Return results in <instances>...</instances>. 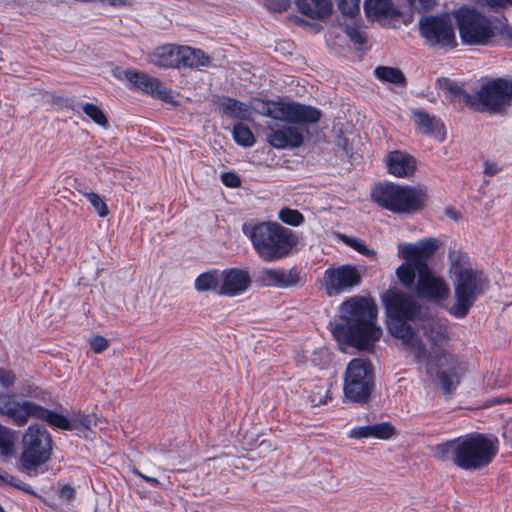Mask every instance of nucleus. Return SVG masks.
Masks as SVG:
<instances>
[{
	"mask_svg": "<svg viewBox=\"0 0 512 512\" xmlns=\"http://www.w3.org/2000/svg\"><path fill=\"white\" fill-rule=\"evenodd\" d=\"M419 331L421 336L413 330L403 345L416 363L425 365L427 375L438 378L444 393H452L464 374V367L447 348L450 341L448 327L440 321L428 319Z\"/></svg>",
	"mask_w": 512,
	"mask_h": 512,
	"instance_id": "f257e3e1",
	"label": "nucleus"
},
{
	"mask_svg": "<svg viewBox=\"0 0 512 512\" xmlns=\"http://www.w3.org/2000/svg\"><path fill=\"white\" fill-rule=\"evenodd\" d=\"M255 112L271 119L267 123V142L277 149L303 144L305 131L293 124L316 123L321 118L317 108L296 102L256 101Z\"/></svg>",
	"mask_w": 512,
	"mask_h": 512,
	"instance_id": "f03ea898",
	"label": "nucleus"
},
{
	"mask_svg": "<svg viewBox=\"0 0 512 512\" xmlns=\"http://www.w3.org/2000/svg\"><path fill=\"white\" fill-rule=\"evenodd\" d=\"M332 334L343 351L344 346L372 350L382 336L375 303L361 296L344 301L340 306V322L334 325Z\"/></svg>",
	"mask_w": 512,
	"mask_h": 512,
	"instance_id": "7ed1b4c3",
	"label": "nucleus"
},
{
	"mask_svg": "<svg viewBox=\"0 0 512 512\" xmlns=\"http://www.w3.org/2000/svg\"><path fill=\"white\" fill-rule=\"evenodd\" d=\"M242 231L265 262L286 258L297 244L294 232L277 222L244 223Z\"/></svg>",
	"mask_w": 512,
	"mask_h": 512,
	"instance_id": "20e7f679",
	"label": "nucleus"
},
{
	"mask_svg": "<svg viewBox=\"0 0 512 512\" xmlns=\"http://www.w3.org/2000/svg\"><path fill=\"white\" fill-rule=\"evenodd\" d=\"M371 199L383 209L393 213H415L425 206L428 199L423 188L379 183L371 190Z\"/></svg>",
	"mask_w": 512,
	"mask_h": 512,
	"instance_id": "39448f33",
	"label": "nucleus"
},
{
	"mask_svg": "<svg viewBox=\"0 0 512 512\" xmlns=\"http://www.w3.org/2000/svg\"><path fill=\"white\" fill-rule=\"evenodd\" d=\"M19 470L30 476L44 473L42 467L51 459L53 440L48 430L40 425H30L22 436Z\"/></svg>",
	"mask_w": 512,
	"mask_h": 512,
	"instance_id": "423d86ee",
	"label": "nucleus"
},
{
	"mask_svg": "<svg viewBox=\"0 0 512 512\" xmlns=\"http://www.w3.org/2000/svg\"><path fill=\"white\" fill-rule=\"evenodd\" d=\"M383 302L388 317L389 332L403 342L414 330L409 322L420 319L422 307L417 300L404 292L388 291L383 296Z\"/></svg>",
	"mask_w": 512,
	"mask_h": 512,
	"instance_id": "0eeeda50",
	"label": "nucleus"
},
{
	"mask_svg": "<svg viewBox=\"0 0 512 512\" xmlns=\"http://www.w3.org/2000/svg\"><path fill=\"white\" fill-rule=\"evenodd\" d=\"M453 267L455 303L449 312L454 317L462 319L468 314L477 298L486 291L488 280L482 271L464 268L457 264Z\"/></svg>",
	"mask_w": 512,
	"mask_h": 512,
	"instance_id": "6e6552de",
	"label": "nucleus"
},
{
	"mask_svg": "<svg viewBox=\"0 0 512 512\" xmlns=\"http://www.w3.org/2000/svg\"><path fill=\"white\" fill-rule=\"evenodd\" d=\"M497 452V440L483 434H471L458 441L453 463L465 470H478L487 466Z\"/></svg>",
	"mask_w": 512,
	"mask_h": 512,
	"instance_id": "1a4fd4ad",
	"label": "nucleus"
},
{
	"mask_svg": "<svg viewBox=\"0 0 512 512\" xmlns=\"http://www.w3.org/2000/svg\"><path fill=\"white\" fill-rule=\"evenodd\" d=\"M438 247V241L433 238L415 244H400L398 246L399 255L406 262L397 268L396 275L405 288H412L416 278V270H421V265L429 267L428 259L436 252Z\"/></svg>",
	"mask_w": 512,
	"mask_h": 512,
	"instance_id": "9d476101",
	"label": "nucleus"
},
{
	"mask_svg": "<svg viewBox=\"0 0 512 512\" xmlns=\"http://www.w3.org/2000/svg\"><path fill=\"white\" fill-rule=\"evenodd\" d=\"M455 19L461 41L466 45H488L496 35L493 22L475 9L461 8Z\"/></svg>",
	"mask_w": 512,
	"mask_h": 512,
	"instance_id": "9b49d317",
	"label": "nucleus"
},
{
	"mask_svg": "<svg viewBox=\"0 0 512 512\" xmlns=\"http://www.w3.org/2000/svg\"><path fill=\"white\" fill-rule=\"evenodd\" d=\"M373 369L371 363L364 359L349 362L344 377V395L355 403H366L373 390Z\"/></svg>",
	"mask_w": 512,
	"mask_h": 512,
	"instance_id": "f8f14e48",
	"label": "nucleus"
},
{
	"mask_svg": "<svg viewBox=\"0 0 512 512\" xmlns=\"http://www.w3.org/2000/svg\"><path fill=\"white\" fill-rule=\"evenodd\" d=\"M511 81L494 79L483 84L473 95L472 108L478 112H498L512 99Z\"/></svg>",
	"mask_w": 512,
	"mask_h": 512,
	"instance_id": "ddd939ff",
	"label": "nucleus"
},
{
	"mask_svg": "<svg viewBox=\"0 0 512 512\" xmlns=\"http://www.w3.org/2000/svg\"><path fill=\"white\" fill-rule=\"evenodd\" d=\"M362 281L361 270L354 265L345 264L328 267L323 274L321 283L330 297L351 292Z\"/></svg>",
	"mask_w": 512,
	"mask_h": 512,
	"instance_id": "4468645a",
	"label": "nucleus"
},
{
	"mask_svg": "<svg viewBox=\"0 0 512 512\" xmlns=\"http://www.w3.org/2000/svg\"><path fill=\"white\" fill-rule=\"evenodd\" d=\"M419 31L430 46L454 48L457 45L454 27L448 16H423L419 21Z\"/></svg>",
	"mask_w": 512,
	"mask_h": 512,
	"instance_id": "2eb2a0df",
	"label": "nucleus"
},
{
	"mask_svg": "<svg viewBox=\"0 0 512 512\" xmlns=\"http://www.w3.org/2000/svg\"><path fill=\"white\" fill-rule=\"evenodd\" d=\"M114 76L119 80H126L132 87L160 99L166 103H175V97L171 89L167 88L158 78L134 69H115Z\"/></svg>",
	"mask_w": 512,
	"mask_h": 512,
	"instance_id": "dca6fc26",
	"label": "nucleus"
},
{
	"mask_svg": "<svg viewBox=\"0 0 512 512\" xmlns=\"http://www.w3.org/2000/svg\"><path fill=\"white\" fill-rule=\"evenodd\" d=\"M421 270H416L417 281L412 287L416 296L420 299L440 304L450 295L448 283L439 275L434 273L430 267L421 265Z\"/></svg>",
	"mask_w": 512,
	"mask_h": 512,
	"instance_id": "f3484780",
	"label": "nucleus"
},
{
	"mask_svg": "<svg viewBox=\"0 0 512 512\" xmlns=\"http://www.w3.org/2000/svg\"><path fill=\"white\" fill-rule=\"evenodd\" d=\"M302 281L298 268H262L256 276L255 282L261 287L287 289L297 286Z\"/></svg>",
	"mask_w": 512,
	"mask_h": 512,
	"instance_id": "a211bd4d",
	"label": "nucleus"
},
{
	"mask_svg": "<svg viewBox=\"0 0 512 512\" xmlns=\"http://www.w3.org/2000/svg\"><path fill=\"white\" fill-rule=\"evenodd\" d=\"M251 277L247 270L230 268L221 271V286L217 295L234 297L243 294L251 285Z\"/></svg>",
	"mask_w": 512,
	"mask_h": 512,
	"instance_id": "6ab92c4d",
	"label": "nucleus"
},
{
	"mask_svg": "<svg viewBox=\"0 0 512 512\" xmlns=\"http://www.w3.org/2000/svg\"><path fill=\"white\" fill-rule=\"evenodd\" d=\"M32 405V401H17L12 394L0 393V414L6 416L18 427L27 424Z\"/></svg>",
	"mask_w": 512,
	"mask_h": 512,
	"instance_id": "aec40b11",
	"label": "nucleus"
},
{
	"mask_svg": "<svg viewBox=\"0 0 512 512\" xmlns=\"http://www.w3.org/2000/svg\"><path fill=\"white\" fill-rule=\"evenodd\" d=\"M388 173L398 178H409L417 169L416 159L401 150L389 152L385 157Z\"/></svg>",
	"mask_w": 512,
	"mask_h": 512,
	"instance_id": "412c9836",
	"label": "nucleus"
},
{
	"mask_svg": "<svg viewBox=\"0 0 512 512\" xmlns=\"http://www.w3.org/2000/svg\"><path fill=\"white\" fill-rule=\"evenodd\" d=\"M413 119L417 127L426 135L442 142L445 140L446 131L441 119L430 115L423 110H414Z\"/></svg>",
	"mask_w": 512,
	"mask_h": 512,
	"instance_id": "4be33fe9",
	"label": "nucleus"
},
{
	"mask_svg": "<svg viewBox=\"0 0 512 512\" xmlns=\"http://www.w3.org/2000/svg\"><path fill=\"white\" fill-rule=\"evenodd\" d=\"M181 45L167 44L158 47L150 55V62L161 68H178Z\"/></svg>",
	"mask_w": 512,
	"mask_h": 512,
	"instance_id": "5701e85b",
	"label": "nucleus"
},
{
	"mask_svg": "<svg viewBox=\"0 0 512 512\" xmlns=\"http://www.w3.org/2000/svg\"><path fill=\"white\" fill-rule=\"evenodd\" d=\"M212 63V57L203 50L190 46H182L180 49V68H191L201 70L209 67Z\"/></svg>",
	"mask_w": 512,
	"mask_h": 512,
	"instance_id": "b1692460",
	"label": "nucleus"
},
{
	"mask_svg": "<svg viewBox=\"0 0 512 512\" xmlns=\"http://www.w3.org/2000/svg\"><path fill=\"white\" fill-rule=\"evenodd\" d=\"M30 418H36L46 421L49 425L62 429L73 430L78 427L77 424L72 423L68 418L57 412L48 410L35 402H33L30 412Z\"/></svg>",
	"mask_w": 512,
	"mask_h": 512,
	"instance_id": "393cba45",
	"label": "nucleus"
},
{
	"mask_svg": "<svg viewBox=\"0 0 512 512\" xmlns=\"http://www.w3.org/2000/svg\"><path fill=\"white\" fill-rule=\"evenodd\" d=\"M395 433V428L387 422L353 428L349 437L353 439L377 438L389 439Z\"/></svg>",
	"mask_w": 512,
	"mask_h": 512,
	"instance_id": "a878e982",
	"label": "nucleus"
},
{
	"mask_svg": "<svg viewBox=\"0 0 512 512\" xmlns=\"http://www.w3.org/2000/svg\"><path fill=\"white\" fill-rule=\"evenodd\" d=\"M297 9L312 19H324L332 12L331 0H295Z\"/></svg>",
	"mask_w": 512,
	"mask_h": 512,
	"instance_id": "bb28decb",
	"label": "nucleus"
},
{
	"mask_svg": "<svg viewBox=\"0 0 512 512\" xmlns=\"http://www.w3.org/2000/svg\"><path fill=\"white\" fill-rule=\"evenodd\" d=\"M221 286V271L212 269L200 274L194 283V287L198 292L213 291L217 294V290Z\"/></svg>",
	"mask_w": 512,
	"mask_h": 512,
	"instance_id": "cd10ccee",
	"label": "nucleus"
},
{
	"mask_svg": "<svg viewBox=\"0 0 512 512\" xmlns=\"http://www.w3.org/2000/svg\"><path fill=\"white\" fill-rule=\"evenodd\" d=\"M220 108L227 116L240 120H248L251 115L248 105L233 98H224L220 102Z\"/></svg>",
	"mask_w": 512,
	"mask_h": 512,
	"instance_id": "c85d7f7f",
	"label": "nucleus"
},
{
	"mask_svg": "<svg viewBox=\"0 0 512 512\" xmlns=\"http://www.w3.org/2000/svg\"><path fill=\"white\" fill-rule=\"evenodd\" d=\"M364 10L369 17L387 18L395 14L390 0H365Z\"/></svg>",
	"mask_w": 512,
	"mask_h": 512,
	"instance_id": "c756f323",
	"label": "nucleus"
},
{
	"mask_svg": "<svg viewBox=\"0 0 512 512\" xmlns=\"http://www.w3.org/2000/svg\"><path fill=\"white\" fill-rule=\"evenodd\" d=\"M442 89L448 92L452 96L453 100L472 108L473 95L464 91L457 83L449 79H445L442 83Z\"/></svg>",
	"mask_w": 512,
	"mask_h": 512,
	"instance_id": "7c9ffc66",
	"label": "nucleus"
},
{
	"mask_svg": "<svg viewBox=\"0 0 512 512\" xmlns=\"http://www.w3.org/2000/svg\"><path fill=\"white\" fill-rule=\"evenodd\" d=\"M375 76L383 81L397 85H405L406 79L403 72L394 67L379 66L374 70Z\"/></svg>",
	"mask_w": 512,
	"mask_h": 512,
	"instance_id": "2f4dec72",
	"label": "nucleus"
},
{
	"mask_svg": "<svg viewBox=\"0 0 512 512\" xmlns=\"http://www.w3.org/2000/svg\"><path fill=\"white\" fill-rule=\"evenodd\" d=\"M0 451L6 457L15 454V433L5 426L0 429Z\"/></svg>",
	"mask_w": 512,
	"mask_h": 512,
	"instance_id": "473e14b6",
	"label": "nucleus"
},
{
	"mask_svg": "<svg viewBox=\"0 0 512 512\" xmlns=\"http://www.w3.org/2000/svg\"><path fill=\"white\" fill-rule=\"evenodd\" d=\"M233 138L237 144L244 147L253 146L255 143V137L252 131L241 123L234 125Z\"/></svg>",
	"mask_w": 512,
	"mask_h": 512,
	"instance_id": "72a5a7b5",
	"label": "nucleus"
},
{
	"mask_svg": "<svg viewBox=\"0 0 512 512\" xmlns=\"http://www.w3.org/2000/svg\"><path fill=\"white\" fill-rule=\"evenodd\" d=\"M82 111L96 124L106 127L108 125L107 117L101 108L93 103H80Z\"/></svg>",
	"mask_w": 512,
	"mask_h": 512,
	"instance_id": "f704fd0d",
	"label": "nucleus"
},
{
	"mask_svg": "<svg viewBox=\"0 0 512 512\" xmlns=\"http://www.w3.org/2000/svg\"><path fill=\"white\" fill-rule=\"evenodd\" d=\"M279 219L291 226H299L304 222V216L295 209L283 208L279 211Z\"/></svg>",
	"mask_w": 512,
	"mask_h": 512,
	"instance_id": "c9c22d12",
	"label": "nucleus"
},
{
	"mask_svg": "<svg viewBox=\"0 0 512 512\" xmlns=\"http://www.w3.org/2000/svg\"><path fill=\"white\" fill-rule=\"evenodd\" d=\"M83 196L86 197L100 217L104 218L109 214L108 206L99 194L95 192H83Z\"/></svg>",
	"mask_w": 512,
	"mask_h": 512,
	"instance_id": "e433bc0d",
	"label": "nucleus"
},
{
	"mask_svg": "<svg viewBox=\"0 0 512 512\" xmlns=\"http://www.w3.org/2000/svg\"><path fill=\"white\" fill-rule=\"evenodd\" d=\"M360 0H340L338 7L343 15L354 17L360 11Z\"/></svg>",
	"mask_w": 512,
	"mask_h": 512,
	"instance_id": "4c0bfd02",
	"label": "nucleus"
},
{
	"mask_svg": "<svg viewBox=\"0 0 512 512\" xmlns=\"http://www.w3.org/2000/svg\"><path fill=\"white\" fill-rule=\"evenodd\" d=\"M345 32L349 39L358 45H363L367 41V36L364 31L357 25H348L345 28Z\"/></svg>",
	"mask_w": 512,
	"mask_h": 512,
	"instance_id": "58836bf2",
	"label": "nucleus"
},
{
	"mask_svg": "<svg viewBox=\"0 0 512 512\" xmlns=\"http://www.w3.org/2000/svg\"><path fill=\"white\" fill-rule=\"evenodd\" d=\"M88 343L94 353H102L109 347V340L101 335H92Z\"/></svg>",
	"mask_w": 512,
	"mask_h": 512,
	"instance_id": "ea45409f",
	"label": "nucleus"
},
{
	"mask_svg": "<svg viewBox=\"0 0 512 512\" xmlns=\"http://www.w3.org/2000/svg\"><path fill=\"white\" fill-rule=\"evenodd\" d=\"M458 441L459 440H450L445 443L438 444L436 446L437 455L442 459L447 458L449 454H452V458L455 457V448Z\"/></svg>",
	"mask_w": 512,
	"mask_h": 512,
	"instance_id": "a19ab883",
	"label": "nucleus"
},
{
	"mask_svg": "<svg viewBox=\"0 0 512 512\" xmlns=\"http://www.w3.org/2000/svg\"><path fill=\"white\" fill-rule=\"evenodd\" d=\"M328 390L323 386H315V388L311 391V395L309 396L311 403L314 406H318L326 403Z\"/></svg>",
	"mask_w": 512,
	"mask_h": 512,
	"instance_id": "79ce46f5",
	"label": "nucleus"
},
{
	"mask_svg": "<svg viewBox=\"0 0 512 512\" xmlns=\"http://www.w3.org/2000/svg\"><path fill=\"white\" fill-rule=\"evenodd\" d=\"M16 382V376L13 371L0 368V386L4 389H10Z\"/></svg>",
	"mask_w": 512,
	"mask_h": 512,
	"instance_id": "37998d69",
	"label": "nucleus"
},
{
	"mask_svg": "<svg viewBox=\"0 0 512 512\" xmlns=\"http://www.w3.org/2000/svg\"><path fill=\"white\" fill-rule=\"evenodd\" d=\"M352 248H354L359 253L368 256V257H374L376 255V252L374 250L369 249L364 242L358 240V239H350L347 242Z\"/></svg>",
	"mask_w": 512,
	"mask_h": 512,
	"instance_id": "c03bdc74",
	"label": "nucleus"
},
{
	"mask_svg": "<svg viewBox=\"0 0 512 512\" xmlns=\"http://www.w3.org/2000/svg\"><path fill=\"white\" fill-rule=\"evenodd\" d=\"M222 183L230 188H237L241 185L240 177L234 172H226L221 176Z\"/></svg>",
	"mask_w": 512,
	"mask_h": 512,
	"instance_id": "a18cd8bd",
	"label": "nucleus"
},
{
	"mask_svg": "<svg viewBox=\"0 0 512 512\" xmlns=\"http://www.w3.org/2000/svg\"><path fill=\"white\" fill-rule=\"evenodd\" d=\"M265 3L269 10L282 12L288 9L291 0H265Z\"/></svg>",
	"mask_w": 512,
	"mask_h": 512,
	"instance_id": "49530a36",
	"label": "nucleus"
},
{
	"mask_svg": "<svg viewBox=\"0 0 512 512\" xmlns=\"http://www.w3.org/2000/svg\"><path fill=\"white\" fill-rule=\"evenodd\" d=\"M96 3L101 4L104 7L112 8H127L132 5L130 0H96Z\"/></svg>",
	"mask_w": 512,
	"mask_h": 512,
	"instance_id": "de8ad7c7",
	"label": "nucleus"
},
{
	"mask_svg": "<svg viewBox=\"0 0 512 512\" xmlns=\"http://www.w3.org/2000/svg\"><path fill=\"white\" fill-rule=\"evenodd\" d=\"M76 491L71 485H63L59 490V497L65 501H72L75 498Z\"/></svg>",
	"mask_w": 512,
	"mask_h": 512,
	"instance_id": "09e8293b",
	"label": "nucleus"
},
{
	"mask_svg": "<svg viewBox=\"0 0 512 512\" xmlns=\"http://www.w3.org/2000/svg\"><path fill=\"white\" fill-rule=\"evenodd\" d=\"M418 10H427L433 6V0H408Z\"/></svg>",
	"mask_w": 512,
	"mask_h": 512,
	"instance_id": "8fccbe9b",
	"label": "nucleus"
},
{
	"mask_svg": "<svg viewBox=\"0 0 512 512\" xmlns=\"http://www.w3.org/2000/svg\"><path fill=\"white\" fill-rule=\"evenodd\" d=\"M500 171L497 163L492 161H485L484 163V174L487 176H494Z\"/></svg>",
	"mask_w": 512,
	"mask_h": 512,
	"instance_id": "3c124183",
	"label": "nucleus"
},
{
	"mask_svg": "<svg viewBox=\"0 0 512 512\" xmlns=\"http://www.w3.org/2000/svg\"><path fill=\"white\" fill-rule=\"evenodd\" d=\"M21 480L16 478L15 476L9 475L7 472H3L0 482L9 484L15 488H17V484H19Z\"/></svg>",
	"mask_w": 512,
	"mask_h": 512,
	"instance_id": "603ef678",
	"label": "nucleus"
},
{
	"mask_svg": "<svg viewBox=\"0 0 512 512\" xmlns=\"http://www.w3.org/2000/svg\"><path fill=\"white\" fill-rule=\"evenodd\" d=\"M490 7H506L512 5V0H482Z\"/></svg>",
	"mask_w": 512,
	"mask_h": 512,
	"instance_id": "864d4df0",
	"label": "nucleus"
},
{
	"mask_svg": "<svg viewBox=\"0 0 512 512\" xmlns=\"http://www.w3.org/2000/svg\"><path fill=\"white\" fill-rule=\"evenodd\" d=\"M17 489L33 496L37 495L36 492L32 489V487L23 481H20L19 484H17Z\"/></svg>",
	"mask_w": 512,
	"mask_h": 512,
	"instance_id": "5fc2aeb1",
	"label": "nucleus"
},
{
	"mask_svg": "<svg viewBox=\"0 0 512 512\" xmlns=\"http://www.w3.org/2000/svg\"><path fill=\"white\" fill-rule=\"evenodd\" d=\"M135 474H137L138 476L143 478L147 483H149L151 485L158 486L160 484L159 481L154 477L146 476L139 471H135Z\"/></svg>",
	"mask_w": 512,
	"mask_h": 512,
	"instance_id": "6e6d98bb",
	"label": "nucleus"
},
{
	"mask_svg": "<svg viewBox=\"0 0 512 512\" xmlns=\"http://www.w3.org/2000/svg\"><path fill=\"white\" fill-rule=\"evenodd\" d=\"M79 425L84 428H89L91 420L88 416H82L79 420Z\"/></svg>",
	"mask_w": 512,
	"mask_h": 512,
	"instance_id": "4d7b16f0",
	"label": "nucleus"
},
{
	"mask_svg": "<svg viewBox=\"0 0 512 512\" xmlns=\"http://www.w3.org/2000/svg\"><path fill=\"white\" fill-rule=\"evenodd\" d=\"M446 213H447V215H448L449 217H451V218L457 219V217H458V216H457V211H456V210H454V209H447V210H446Z\"/></svg>",
	"mask_w": 512,
	"mask_h": 512,
	"instance_id": "13d9d810",
	"label": "nucleus"
},
{
	"mask_svg": "<svg viewBox=\"0 0 512 512\" xmlns=\"http://www.w3.org/2000/svg\"><path fill=\"white\" fill-rule=\"evenodd\" d=\"M75 2L80 3H96V0H74Z\"/></svg>",
	"mask_w": 512,
	"mask_h": 512,
	"instance_id": "bf43d9fd",
	"label": "nucleus"
},
{
	"mask_svg": "<svg viewBox=\"0 0 512 512\" xmlns=\"http://www.w3.org/2000/svg\"><path fill=\"white\" fill-rule=\"evenodd\" d=\"M78 191L83 195V192H88L85 187H82L81 189H78Z\"/></svg>",
	"mask_w": 512,
	"mask_h": 512,
	"instance_id": "052dcab7",
	"label": "nucleus"
},
{
	"mask_svg": "<svg viewBox=\"0 0 512 512\" xmlns=\"http://www.w3.org/2000/svg\"><path fill=\"white\" fill-rule=\"evenodd\" d=\"M0 512H5L4 508L0 505Z\"/></svg>",
	"mask_w": 512,
	"mask_h": 512,
	"instance_id": "680f3d73",
	"label": "nucleus"
},
{
	"mask_svg": "<svg viewBox=\"0 0 512 512\" xmlns=\"http://www.w3.org/2000/svg\"><path fill=\"white\" fill-rule=\"evenodd\" d=\"M2 426H3V425H1V424H0V429H2Z\"/></svg>",
	"mask_w": 512,
	"mask_h": 512,
	"instance_id": "e2e57ef3",
	"label": "nucleus"
}]
</instances>
